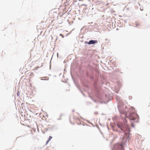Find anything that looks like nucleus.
Instances as JSON below:
<instances>
[{
    "mask_svg": "<svg viewBox=\"0 0 150 150\" xmlns=\"http://www.w3.org/2000/svg\"><path fill=\"white\" fill-rule=\"evenodd\" d=\"M117 126L122 131H125L126 134H128L129 132V129L127 124L123 125L120 122L117 123Z\"/></svg>",
    "mask_w": 150,
    "mask_h": 150,
    "instance_id": "f257e3e1",
    "label": "nucleus"
},
{
    "mask_svg": "<svg viewBox=\"0 0 150 150\" xmlns=\"http://www.w3.org/2000/svg\"><path fill=\"white\" fill-rule=\"evenodd\" d=\"M137 116V115L135 113H128L125 115L126 117L128 118L130 120H135Z\"/></svg>",
    "mask_w": 150,
    "mask_h": 150,
    "instance_id": "f03ea898",
    "label": "nucleus"
},
{
    "mask_svg": "<svg viewBox=\"0 0 150 150\" xmlns=\"http://www.w3.org/2000/svg\"><path fill=\"white\" fill-rule=\"evenodd\" d=\"M98 42V41L96 40H90L88 42V43L89 45L91 44H93L95 43H97Z\"/></svg>",
    "mask_w": 150,
    "mask_h": 150,
    "instance_id": "7ed1b4c3",
    "label": "nucleus"
},
{
    "mask_svg": "<svg viewBox=\"0 0 150 150\" xmlns=\"http://www.w3.org/2000/svg\"><path fill=\"white\" fill-rule=\"evenodd\" d=\"M52 137H51V136H50L49 137L48 140L47 141V142H46V144H47L50 141V140L52 139Z\"/></svg>",
    "mask_w": 150,
    "mask_h": 150,
    "instance_id": "20e7f679",
    "label": "nucleus"
},
{
    "mask_svg": "<svg viewBox=\"0 0 150 150\" xmlns=\"http://www.w3.org/2000/svg\"><path fill=\"white\" fill-rule=\"evenodd\" d=\"M60 35L62 36V38H64V36H63V35H62V34H60Z\"/></svg>",
    "mask_w": 150,
    "mask_h": 150,
    "instance_id": "39448f33",
    "label": "nucleus"
},
{
    "mask_svg": "<svg viewBox=\"0 0 150 150\" xmlns=\"http://www.w3.org/2000/svg\"><path fill=\"white\" fill-rule=\"evenodd\" d=\"M124 122H126V119H125V120L124 121Z\"/></svg>",
    "mask_w": 150,
    "mask_h": 150,
    "instance_id": "423d86ee",
    "label": "nucleus"
},
{
    "mask_svg": "<svg viewBox=\"0 0 150 150\" xmlns=\"http://www.w3.org/2000/svg\"><path fill=\"white\" fill-rule=\"evenodd\" d=\"M132 124V126H133V124H132V123H131Z\"/></svg>",
    "mask_w": 150,
    "mask_h": 150,
    "instance_id": "0eeeda50",
    "label": "nucleus"
}]
</instances>
